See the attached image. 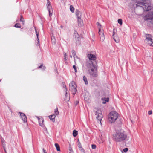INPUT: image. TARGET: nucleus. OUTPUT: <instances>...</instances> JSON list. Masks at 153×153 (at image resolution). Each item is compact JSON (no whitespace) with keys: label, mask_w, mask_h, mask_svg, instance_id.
I'll use <instances>...</instances> for the list:
<instances>
[{"label":"nucleus","mask_w":153,"mask_h":153,"mask_svg":"<svg viewBox=\"0 0 153 153\" xmlns=\"http://www.w3.org/2000/svg\"><path fill=\"white\" fill-rule=\"evenodd\" d=\"M86 66L88 69L91 68V72L90 73V75H92L94 77H97V75L94 71V69L97 67V62L96 61L93 62L90 60H88L86 62Z\"/></svg>","instance_id":"nucleus-4"},{"label":"nucleus","mask_w":153,"mask_h":153,"mask_svg":"<svg viewBox=\"0 0 153 153\" xmlns=\"http://www.w3.org/2000/svg\"><path fill=\"white\" fill-rule=\"evenodd\" d=\"M72 53L74 58H75V57H76V58L78 57L76 55L75 51L74 50H72Z\"/></svg>","instance_id":"nucleus-26"},{"label":"nucleus","mask_w":153,"mask_h":153,"mask_svg":"<svg viewBox=\"0 0 153 153\" xmlns=\"http://www.w3.org/2000/svg\"><path fill=\"white\" fill-rule=\"evenodd\" d=\"M78 134V131L74 130H73V135L74 137H76Z\"/></svg>","instance_id":"nucleus-24"},{"label":"nucleus","mask_w":153,"mask_h":153,"mask_svg":"<svg viewBox=\"0 0 153 153\" xmlns=\"http://www.w3.org/2000/svg\"><path fill=\"white\" fill-rule=\"evenodd\" d=\"M96 147V146L95 144H93L91 145V147L93 149H95Z\"/></svg>","instance_id":"nucleus-35"},{"label":"nucleus","mask_w":153,"mask_h":153,"mask_svg":"<svg viewBox=\"0 0 153 153\" xmlns=\"http://www.w3.org/2000/svg\"><path fill=\"white\" fill-rule=\"evenodd\" d=\"M70 10H74V8L72 5H71L70 6Z\"/></svg>","instance_id":"nucleus-38"},{"label":"nucleus","mask_w":153,"mask_h":153,"mask_svg":"<svg viewBox=\"0 0 153 153\" xmlns=\"http://www.w3.org/2000/svg\"><path fill=\"white\" fill-rule=\"evenodd\" d=\"M73 67L74 70L75 72L76 73L77 71L76 66H75V65H74L73 66Z\"/></svg>","instance_id":"nucleus-34"},{"label":"nucleus","mask_w":153,"mask_h":153,"mask_svg":"<svg viewBox=\"0 0 153 153\" xmlns=\"http://www.w3.org/2000/svg\"><path fill=\"white\" fill-rule=\"evenodd\" d=\"M69 153H73V152L72 151V150L71 151H70L69 152Z\"/></svg>","instance_id":"nucleus-49"},{"label":"nucleus","mask_w":153,"mask_h":153,"mask_svg":"<svg viewBox=\"0 0 153 153\" xmlns=\"http://www.w3.org/2000/svg\"><path fill=\"white\" fill-rule=\"evenodd\" d=\"M88 58L89 59L88 60L91 61L93 60L94 62L96 59V57L93 54H89L88 55Z\"/></svg>","instance_id":"nucleus-11"},{"label":"nucleus","mask_w":153,"mask_h":153,"mask_svg":"<svg viewBox=\"0 0 153 153\" xmlns=\"http://www.w3.org/2000/svg\"><path fill=\"white\" fill-rule=\"evenodd\" d=\"M143 18L148 25H153V12H148Z\"/></svg>","instance_id":"nucleus-5"},{"label":"nucleus","mask_w":153,"mask_h":153,"mask_svg":"<svg viewBox=\"0 0 153 153\" xmlns=\"http://www.w3.org/2000/svg\"><path fill=\"white\" fill-rule=\"evenodd\" d=\"M76 14L77 18H81V13L79 10H76Z\"/></svg>","instance_id":"nucleus-18"},{"label":"nucleus","mask_w":153,"mask_h":153,"mask_svg":"<svg viewBox=\"0 0 153 153\" xmlns=\"http://www.w3.org/2000/svg\"><path fill=\"white\" fill-rule=\"evenodd\" d=\"M118 114L115 111H112L108 114V120L109 123H113L116 122L119 125H120L122 123L123 120L118 117Z\"/></svg>","instance_id":"nucleus-2"},{"label":"nucleus","mask_w":153,"mask_h":153,"mask_svg":"<svg viewBox=\"0 0 153 153\" xmlns=\"http://www.w3.org/2000/svg\"><path fill=\"white\" fill-rule=\"evenodd\" d=\"M66 56L67 55L66 54V53H65L64 54V59L65 60H67Z\"/></svg>","instance_id":"nucleus-42"},{"label":"nucleus","mask_w":153,"mask_h":153,"mask_svg":"<svg viewBox=\"0 0 153 153\" xmlns=\"http://www.w3.org/2000/svg\"><path fill=\"white\" fill-rule=\"evenodd\" d=\"M19 114H20V116L22 120L23 121L24 123L27 122V118L26 115L23 113H21L20 112H19Z\"/></svg>","instance_id":"nucleus-10"},{"label":"nucleus","mask_w":153,"mask_h":153,"mask_svg":"<svg viewBox=\"0 0 153 153\" xmlns=\"http://www.w3.org/2000/svg\"><path fill=\"white\" fill-rule=\"evenodd\" d=\"M20 22H22V23L23 24L24 23V18H23L22 15V14L20 13Z\"/></svg>","instance_id":"nucleus-21"},{"label":"nucleus","mask_w":153,"mask_h":153,"mask_svg":"<svg viewBox=\"0 0 153 153\" xmlns=\"http://www.w3.org/2000/svg\"><path fill=\"white\" fill-rule=\"evenodd\" d=\"M76 104H77L79 103V101H76Z\"/></svg>","instance_id":"nucleus-48"},{"label":"nucleus","mask_w":153,"mask_h":153,"mask_svg":"<svg viewBox=\"0 0 153 153\" xmlns=\"http://www.w3.org/2000/svg\"><path fill=\"white\" fill-rule=\"evenodd\" d=\"M128 148H125L124 149H123V152H127L128 151Z\"/></svg>","instance_id":"nucleus-36"},{"label":"nucleus","mask_w":153,"mask_h":153,"mask_svg":"<svg viewBox=\"0 0 153 153\" xmlns=\"http://www.w3.org/2000/svg\"><path fill=\"white\" fill-rule=\"evenodd\" d=\"M38 69L42 68L43 70H44L46 68L43 65V64H41L38 67Z\"/></svg>","instance_id":"nucleus-28"},{"label":"nucleus","mask_w":153,"mask_h":153,"mask_svg":"<svg viewBox=\"0 0 153 153\" xmlns=\"http://www.w3.org/2000/svg\"><path fill=\"white\" fill-rule=\"evenodd\" d=\"M43 153H47L46 150L44 148L43 149Z\"/></svg>","instance_id":"nucleus-43"},{"label":"nucleus","mask_w":153,"mask_h":153,"mask_svg":"<svg viewBox=\"0 0 153 153\" xmlns=\"http://www.w3.org/2000/svg\"><path fill=\"white\" fill-rule=\"evenodd\" d=\"M3 148H4V151L5 152H6V150L5 149V147L4 146H3Z\"/></svg>","instance_id":"nucleus-45"},{"label":"nucleus","mask_w":153,"mask_h":153,"mask_svg":"<svg viewBox=\"0 0 153 153\" xmlns=\"http://www.w3.org/2000/svg\"><path fill=\"white\" fill-rule=\"evenodd\" d=\"M137 15H138V16H142V14H137Z\"/></svg>","instance_id":"nucleus-50"},{"label":"nucleus","mask_w":153,"mask_h":153,"mask_svg":"<svg viewBox=\"0 0 153 153\" xmlns=\"http://www.w3.org/2000/svg\"><path fill=\"white\" fill-rule=\"evenodd\" d=\"M14 27L16 28H20L21 26L19 23H16L14 25Z\"/></svg>","instance_id":"nucleus-29"},{"label":"nucleus","mask_w":153,"mask_h":153,"mask_svg":"<svg viewBox=\"0 0 153 153\" xmlns=\"http://www.w3.org/2000/svg\"><path fill=\"white\" fill-rule=\"evenodd\" d=\"M148 44L150 46H151L153 47V41L152 40H150V41H147Z\"/></svg>","instance_id":"nucleus-20"},{"label":"nucleus","mask_w":153,"mask_h":153,"mask_svg":"<svg viewBox=\"0 0 153 153\" xmlns=\"http://www.w3.org/2000/svg\"><path fill=\"white\" fill-rule=\"evenodd\" d=\"M83 80L86 85L88 84V81L87 79L85 76H83Z\"/></svg>","instance_id":"nucleus-22"},{"label":"nucleus","mask_w":153,"mask_h":153,"mask_svg":"<svg viewBox=\"0 0 153 153\" xmlns=\"http://www.w3.org/2000/svg\"><path fill=\"white\" fill-rule=\"evenodd\" d=\"M74 34L75 36V39L80 37L79 35L76 31H75Z\"/></svg>","instance_id":"nucleus-25"},{"label":"nucleus","mask_w":153,"mask_h":153,"mask_svg":"<svg viewBox=\"0 0 153 153\" xmlns=\"http://www.w3.org/2000/svg\"><path fill=\"white\" fill-rule=\"evenodd\" d=\"M63 26L61 25V27L62 29L63 28Z\"/></svg>","instance_id":"nucleus-52"},{"label":"nucleus","mask_w":153,"mask_h":153,"mask_svg":"<svg viewBox=\"0 0 153 153\" xmlns=\"http://www.w3.org/2000/svg\"><path fill=\"white\" fill-rule=\"evenodd\" d=\"M38 120L39 122V125L42 126L43 128L47 130V128H46L45 125L43 124V123L44 122V119L42 117H41L40 118L38 117Z\"/></svg>","instance_id":"nucleus-8"},{"label":"nucleus","mask_w":153,"mask_h":153,"mask_svg":"<svg viewBox=\"0 0 153 153\" xmlns=\"http://www.w3.org/2000/svg\"><path fill=\"white\" fill-rule=\"evenodd\" d=\"M96 115H97L96 118L101 123V121L103 117V115L100 110H98L96 112Z\"/></svg>","instance_id":"nucleus-6"},{"label":"nucleus","mask_w":153,"mask_h":153,"mask_svg":"<svg viewBox=\"0 0 153 153\" xmlns=\"http://www.w3.org/2000/svg\"><path fill=\"white\" fill-rule=\"evenodd\" d=\"M70 57L71 58H72V56L71 55H70Z\"/></svg>","instance_id":"nucleus-53"},{"label":"nucleus","mask_w":153,"mask_h":153,"mask_svg":"<svg viewBox=\"0 0 153 153\" xmlns=\"http://www.w3.org/2000/svg\"><path fill=\"white\" fill-rule=\"evenodd\" d=\"M1 141L2 142H4V139L3 138H1Z\"/></svg>","instance_id":"nucleus-46"},{"label":"nucleus","mask_w":153,"mask_h":153,"mask_svg":"<svg viewBox=\"0 0 153 153\" xmlns=\"http://www.w3.org/2000/svg\"><path fill=\"white\" fill-rule=\"evenodd\" d=\"M78 26L79 27H82L83 25L82 20L81 18H77Z\"/></svg>","instance_id":"nucleus-13"},{"label":"nucleus","mask_w":153,"mask_h":153,"mask_svg":"<svg viewBox=\"0 0 153 153\" xmlns=\"http://www.w3.org/2000/svg\"><path fill=\"white\" fill-rule=\"evenodd\" d=\"M115 33L114 31L113 32V39L115 41V42L117 43L119 41L118 40H116V38H115V37L114 36Z\"/></svg>","instance_id":"nucleus-27"},{"label":"nucleus","mask_w":153,"mask_h":153,"mask_svg":"<svg viewBox=\"0 0 153 153\" xmlns=\"http://www.w3.org/2000/svg\"><path fill=\"white\" fill-rule=\"evenodd\" d=\"M118 22L120 25H122V20L121 19H120L118 20Z\"/></svg>","instance_id":"nucleus-33"},{"label":"nucleus","mask_w":153,"mask_h":153,"mask_svg":"<svg viewBox=\"0 0 153 153\" xmlns=\"http://www.w3.org/2000/svg\"><path fill=\"white\" fill-rule=\"evenodd\" d=\"M97 24H97V25H98V26H100V28H101V25H100V24L99 22H97Z\"/></svg>","instance_id":"nucleus-44"},{"label":"nucleus","mask_w":153,"mask_h":153,"mask_svg":"<svg viewBox=\"0 0 153 153\" xmlns=\"http://www.w3.org/2000/svg\"><path fill=\"white\" fill-rule=\"evenodd\" d=\"M77 143H78L77 145L78 146V147L79 148V150H80L82 151L83 152H84V150L83 149L82 147L81 144L79 140H78Z\"/></svg>","instance_id":"nucleus-14"},{"label":"nucleus","mask_w":153,"mask_h":153,"mask_svg":"<svg viewBox=\"0 0 153 153\" xmlns=\"http://www.w3.org/2000/svg\"><path fill=\"white\" fill-rule=\"evenodd\" d=\"M69 151H70V152L72 150V149L71 148V146L70 145H69Z\"/></svg>","instance_id":"nucleus-41"},{"label":"nucleus","mask_w":153,"mask_h":153,"mask_svg":"<svg viewBox=\"0 0 153 153\" xmlns=\"http://www.w3.org/2000/svg\"><path fill=\"white\" fill-rule=\"evenodd\" d=\"M35 30L36 32V36H39V32L37 31V30L36 28H35Z\"/></svg>","instance_id":"nucleus-37"},{"label":"nucleus","mask_w":153,"mask_h":153,"mask_svg":"<svg viewBox=\"0 0 153 153\" xmlns=\"http://www.w3.org/2000/svg\"><path fill=\"white\" fill-rule=\"evenodd\" d=\"M145 37L146 38L145 40L146 41L152 40V36L150 34L145 33Z\"/></svg>","instance_id":"nucleus-12"},{"label":"nucleus","mask_w":153,"mask_h":153,"mask_svg":"<svg viewBox=\"0 0 153 153\" xmlns=\"http://www.w3.org/2000/svg\"><path fill=\"white\" fill-rule=\"evenodd\" d=\"M99 28V34L100 36V39L103 41L105 39V37L103 33V31L101 30V28Z\"/></svg>","instance_id":"nucleus-7"},{"label":"nucleus","mask_w":153,"mask_h":153,"mask_svg":"<svg viewBox=\"0 0 153 153\" xmlns=\"http://www.w3.org/2000/svg\"><path fill=\"white\" fill-rule=\"evenodd\" d=\"M67 92H66V93H65V96H67Z\"/></svg>","instance_id":"nucleus-51"},{"label":"nucleus","mask_w":153,"mask_h":153,"mask_svg":"<svg viewBox=\"0 0 153 153\" xmlns=\"http://www.w3.org/2000/svg\"><path fill=\"white\" fill-rule=\"evenodd\" d=\"M72 13H74V10H70Z\"/></svg>","instance_id":"nucleus-47"},{"label":"nucleus","mask_w":153,"mask_h":153,"mask_svg":"<svg viewBox=\"0 0 153 153\" xmlns=\"http://www.w3.org/2000/svg\"><path fill=\"white\" fill-rule=\"evenodd\" d=\"M122 153H123V152H122Z\"/></svg>","instance_id":"nucleus-55"},{"label":"nucleus","mask_w":153,"mask_h":153,"mask_svg":"<svg viewBox=\"0 0 153 153\" xmlns=\"http://www.w3.org/2000/svg\"><path fill=\"white\" fill-rule=\"evenodd\" d=\"M55 146L56 147V150L58 151H60V147L58 143H55Z\"/></svg>","instance_id":"nucleus-23"},{"label":"nucleus","mask_w":153,"mask_h":153,"mask_svg":"<svg viewBox=\"0 0 153 153\" xmlns=\"http://www.w3.org/2000/svg\"><path fill=\"white\" fill-rule=\"evenodd\" d=\"M145 10L146 11H149V10Z\"/></svg>","instance_id":"nucleus-54"},{"label":"nucleus","mask_w":153,"mask_h":153,"mask_svg":"<svg viewBox=\"0 0 153 153\" xmlns=\"http://www.w3.org/2000/svg\"><path fill=\"white\" fill-rule=\"evenodd\" d=\"M76 43V45H79L80 44V38H78L75 39Z\"/></svg>","instance_id":"nucleus-19"},{"label":"nucleus","mask_w":153,"mask_h":153,"mask_svg":"<svg viewBox=\"0 0 153 153\" xmlns=\"http://www.w3.org/2000/svg\"><path fill=\"white\" fill-rule=\"evenodd\" d=\"M138 7L143 8V10H152L153 8L149 0H145L143 2H139L133 4L132 8L134 9Z\"/></svg>","instance_id":"nucleus-3"},{"label":"nucleus","mask_w":153,"mask_h":153,"mask_svg":"<svg viewBox=\"0 0 153 153\" xmlns=\"http://www.w3.org/2000/svg\"><path fill=\"white\" fill-rule=\"evenodd\" d=\"M62 84L63 85V87L64 88H65V89L66 90V85H65V83L64 82H62Z\"/></svg>","instance_id":"nucleus-39"},{"label":"nucleus","mask_w":153,"mask_h":153,"mask_svg":"<svg viewBox=\"0 0 153 153\" xmlns=\"http://www.w3.org/2000/svg\"><path fill=\"white\" fill-rule=\"evenodd\" d=\"M56 117V116L55 115L53 114L49 116L48 117L49 119L51 120L53 122H54L55 121V118Z\"/></svg>","instance_id":"nucleus-15"},{"label":"nucleus","mask_w":153,"mask_h":153,"mask_svg":"<svg viewBox=\"0 0 153 153\" xmlns=\"http://www.w3.org/2000/svg\"><path fill=\"white\" fill-rule=\"evenodd\" d=\"M152 111L150 110L148 111V114L149 115H151L152 114Z\"/></svg>","instance_id":"nucleus-40"},{"label":"nucleus","mask_w":153,"mask_h":153,"mask_svg":"<svg viewBox=\"0 0 153 153\" xmlns=\"http://www.w3.org/2000/svg\"><path fill=\"white\" fill-rule=\"evenodd\" d=\"M127 138L126 132L123 131H117L112 136L113 140L116 142H124Z\"/></svg>","instance_id":"nucleus-1"},{"label":"nucleus","mask_w":153,"mask_h":153,"mask_svg":"<svg viewBox=\"0 0 153 153\" xmlns=\"http://www.w3.org/2000/svg\"><path fill=\"white\" fill-rule=\"evenodd\" d=\"M47 7L48 10H51L52 9L51 5L50 4V2H49V0H47Z\"/></svg>","instance_id":"nucleus-17"},{"label":"nucleus","mask_w":153,"mask_h":153,"mask_svg":"<svg viewBox=\"0 0 153 153\" xmlns=\"http://www.w3.org/2000/svg\"><path fill=\"white\" fill-rule=\"evenodd\" d=\"M102 100L103 101L102 103L105 104L106 103V102H108L109 101V99L108 97H104L102 98Z\"/></svg>","instance_id":"nucleus-16"},{"label":"nucleus","mask_w":153,"mask_h":153,"mask_svg":"<svg viewBox=\"0 0 153 153\" xmlns=\"http://www.w3.org/2000/svg\"><path fill=\"white\" fill-rule=\"evenodd\" d=\"M74 84H75L74 83L72 82L71 84V88L72 94L74 95L76 94L77 90L76 86H75Z\"/></svg>","instance_id":"nucleus-9"},{"label":"nucleus","mask_w":153,"mask_h":153,"mask_svg":"<svg viewBox=\"0 0 153 153\" xmlns=\"http://www.w3.org/2000/svg\"><path fill=\"white\" fill-rule=\"evenodd\" d=\"M37 36V39H36L37 40V42L36 44L37 45V46H39L40 45V44L39 43V36Z\"/></svg>","instance_id":"nucleus-31"},{"label":"nucleus","mask_w":153,"mask_h":153,"mask_svg":"<svg viewBox=\"0 0 153 153\" xmlns=\"http://www.w3.org/2000/svg\"><path fill=\"white\" fill-rule=\"evenodd\" d=\"M48 12L49 13V16L51 17L53 14V10H48Z\"/></svg>","instance_id":"nucleus-32"},{"label":"nucleus","mask_w":153,"mask_h":153,"mask_svg":"<svg viewBox=\"0 0 153 153\" xmlns=\"http://www.w3.org/2000/svg\"><path fill=\"white\" fill-rule=\"evenodd\" d=\"M54 113L56 115H58L59 114V112L58 111V108L57 107L54 110Z\"/></svg>","instance_id":"nucleus-30"}]
</instances>
